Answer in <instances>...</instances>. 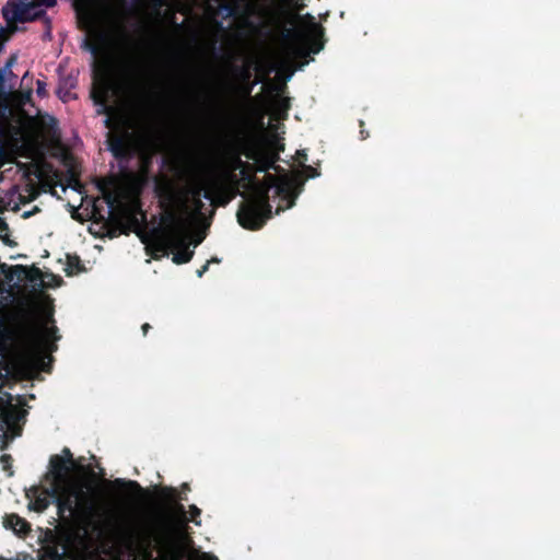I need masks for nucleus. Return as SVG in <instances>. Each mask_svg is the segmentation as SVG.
<instances>
[{
  "label": "nucleus",
  "instance_id": "obj_49",
  "mask_svg": "<svg viewBox=\"0 0 560 560\" xmlns=\"http://www.w3.org/2000/svg\"><path fill=\"white\" fill-rule=\"evenodd\" d=\"M202 238H199L195 242V246H198L201 243Z\"/></svg>",
  "mask_w": 560,
  "mask_h": 560
},
{
  "label": "nucleus",
  "instance_id": "obj_4",
  "mask_svg": "<svg viewBox=\"0 0 560 560\" xmlns=\"http://www.w3.org/2000/svg\"><path fill=\"white\" fill-rule=\"evenodd\" d=\"M270 184H258L255 194L243 201L237 210L238 224L246 230H260L272 215L269 202Z\"/></svg>",
  "mask_w": 560,
  "mask_h": 560
},
{
  "label": "nucleus",
  "instance_id": "obj_46",
  "mask_svg": "<svg viewBox=\"0 0 560 560\" xmlns=\"http://www.w3.org/2000/svg\"><path fill=\"white\" fill-rule=\"evenodd\" d=\"M209 261H210V264H211V262H220V259H218V258H215V257H212Z\"/></svg>",
  "mask_w": 560,
  "mask_h": 560
},
{
  "label": "nucleus",
  "instance_id": "obj_20",
  "mask_svg": "<svg viewBox=\"0 0 560 560\" xmlns=\"http://www.w3.org/2000/svg\"><path fill=\"white\" fill-rule=\"evenodd\" d=\"M57 327L52 326L51 328H47L45 325L40 326H32L30 329V334L34 339H42L44 337H51L55 340H58L60 337L57 336Z\"/></svg>",
  "mask_w": 560,
  "mask_h": 560
},
{
  "label": "nucleus",
  "instance_id": "obj_44",
  "mask_svg": "<svg viewBox=\"0 0 560 560\" xmlns=\"http://www.w3.org/2000/svg\"><path fill=\"white\" fill-rule=\"evenodd\" d=\"M15 58L14 57H11L8 62H7V67H10L13 62H14Z\"/></svg>",
  "mask_w": 560,
  "mask_h": 560
},
{
  "label": "nucleus",
  "instance_id": "obj_13",
  "mask_svg": "<svg viewBox=\"0 0 560 560\" xmlns=\"http://www.w3.org/2000/svg\"><path fill=\"white\" fill-rule=\"evenodd\" d=\"M211 188L213 189V200L210 201L217 207H225L235 196L232 188L217 178L211 179Z\"/></svg>",
  "mask_w": 560,
  "mask_h": 560
},
{
  "label": "nucleus",
  "instance_id": "obj_6",
  "mask_svg": "<svg viewBox=\"0 0 560 560\" xmlns=\"http://www.w3.org/2000/svg\"><path fill=\"white\" fill-rule=\"evenodd\" d=\"M243 155L255 162V172L265 173L273 167L278 154L269 150L260 138L246 136L238 138Z\"/></svg>",
  "mask_w": 560,
  "mask_h": 560
},
{
  "label": "nucleus",
  "instance_id": "obj_25",
  "mask_svg": "<svg viewBox=\"0 0 560 560\" xmlns=\"http://www.w3.org/2000/svg\"><path fill=\"white\" fill-rule=\"evenodd\" d=\"M72 88H74V82H73L72 78H70V77L62 78L59 81L57 94L59 95L60 98H62L65 101V96L67 94H69V91Z\"/></svg>",
  "mask_w": 560,
  "mask_h": 560
},
{
  "label": "nucleus",
  "instance_id": "obj_30",
  "mask_svg": "<svg viewBox=\"0 0 560 560\" xmlns=\"http://www.w3.org/2000/svg\"><path fill=\"white\" fill-rule=\"evenodd\" d=\"M68 267L75 268L77 271H81L83 269L81 266V260L78 256H68Z\"/></svg>",
  "mask_w": 560,
  "mask_h": 560
},
{
  "label": "nucleus",
  "instance_id": "obj_19",
  "mask_svg": "<svg viewBox=\"0 0 560 560\" xmlns=\"http://www.w3.org/2000/svg\"><path fill=\"white\" fill-rule=\"evenodd\" d=\"M13 270L18 277L23 275L31 282L42 280L43 278L42 270L36 266L27 267L23 265H15L13 266Z\"/></svg>",
  "mask_w": 560,
  "mask_h": 560
},
{
  "label": "nucleus",
  "instance_id": "obj_39",
  "mask_svg": "<svg viewBox=\"0 0 560 560\" xmlns=\"http://www.w3.org/2000/svg\"><path fill=\"white\" fill-rule=\"evenodd\" d=\"M141 329H142L143 335L145 336L148 334V331L151 329V326H150V324L145 323L142 325Z\"/></svg>",
  "mask_w": 560,
  "mask_h": 560
},
{
  "label": "nucleus",
  "instance_id": "obj_9",
  "mask_svg": "<svg viewBox=\"0 0 560 560\" xmlns=\"http://www.w3.org/2000/svg\"><path fill=\"white\" fill-rule=\"evenodd\" d=\"M149 71L143 62L135 61L128 67V88L138 94L151 93Z\"/></svg>",
  "mask_w": 560,
  "mask_h": 560
},
{
  "label": "nucleus",
  "instance_id": "obj_38",
  "mask_svg": "<svg viewBox=\"0 0 560 560\" xmlns=\"http://www.w3.org/2000/svg\"><path fill=\"white\" fill-rule=\"evenodd\" d=\"M131 2L135 7L142 8L149 3V0H131Z\"/></svg>",
  "mask_w": 560,
  "mask_h": 560
},
{
  "label": "nucleus",
  "instance_id": "obj_31",
  "mask_svg": "<svg viewBox=\"0 0 560 560\" xmlns=\"http://www.w3.org/2000/svg\"><path fill=\"white\" fill-rule=\"evenodd\" d=\"M255 172V167L254 165H252V167H244L241 170V173L243 175V177L247 180H252L253 179V174Z\"/></svg>",
  "mask_w": 560,
  "mask_h": 560
},
{
  "label": "nucleus",
  "instance_id": "obj_51",
  "mask_svg": "<svg viewBox=\"0 0 560 560\" xmlns=\"http://www.w3.org/2000/svg\"><path fill=\"white\" fill-rule=\"evenodd\" d=\"M294 205V200L290 201L289 207H292Z\"/></svg>",
  "mask_w": 560,
  "mask_h": 560
},
{
  "label": "nucleus",
  "instance_id": "obj_22",
  "mask_svg": "<svg viewBox=\"0 0 560 560\" xmlns=\"http://www.w3.org/2000/svg\"><path fill=\"white\" fill-rule=\"evenodd\" d=\"M232 149H233V153L231 155V160H232V168L234 171L235 170H242L244 167H252V164H249L247 162H244L241 159V155L243 153H242V150H241L240 144H238V138L234 141Z\"/></svg>",
  "mask_w": 560,
  "mask_h": 560
},
{
  "label": "nucleus",
  "instance_id": "obj_10",
  "mask_svg": "<svg viewBox=\"0 0 560 560\" xmlns=\"http://www.w3.org/2000/svg\"><path fill=\"white\" fill-rule=\"evenodd\" d=\"M108 149L118 161H128L132 158L135 149L128 133L112 135L107 138Z\"/></svg>",
  "mask_w": 560,
  "mask_h": 560
},
{
  "label": "nucleus",
  "instance_id": "obj_42",
  "mask_svg": "<svg viewBox=\"0 0 560 560\" xmlns=\"http://www.w3.org/2000/svg\"><path fill=\"white\" fill-rule=\"evenodd\" d=\"M298 154L301 156V159H302L303 161H306V160H307V155H306V153H304V152H299Z\"/></svg>",
  "mask_w": 560,
  "mask_h": 560
},
{
  "label": "nucleus",
  "instance_id": "obj_35",
  "mask_svg": "<svg viewBox=\"0 0 560 560\" xmlns=\"http://www.w3.org/2000/svg\"><path fill=\"white\" fill-rule=\"evenodd\" d=\"M191 202L194 205L195 211L200 213L201 210L203 209V202H202L201 198H195L191 200Z\"/></svg>",
  "mask_w": 560,
  "mask_h": 560
},
{
  "label": "nucleus",
  "instance_id": "obj_27",
  "mask_svg": "<svg viewBox=\"0 0 560 560\" xmlns=\"http://www.w3.org/2000/svg\"><path fill=\"white\" fill-rule=\"evenodd\" d=\"M51 362L52 357L51 355H43L42 353H38L36 355V363L40 368L42 371L49 373L51 370Z\"/></svg>",
  "mask_w": 560,
  "mask_h": 560
},
{
  "label": "nucleus",
  "instance_id": "obj_5",
  "mask_svg": "<svg viewBox=\"0 0 560 560\" xmlns=\"http://www.w3.org/2000/svg\"><path fill=\"white\" fill-rule=\"evenodd\" d=\"M57 0H8L2 8L3 19L8 23H26L44 20L46 32L44 37L51 38V21L46 15L45 8H52Z\"/></svg>",
  "mask_w": 560,
  "mask_h": 560
},
{
  "label": "nucleus",
  "instance_id": "obj_50",
  "mask_svg": "<svg viewBox=\"0 0 560 560\" xmlns=\"http://www.w3.org/2000/svg\"><path fill=\"white\" fill-rule=\"evenodd\" d=\"M361 135H362V139H365L368 137V135L364 136V130H361Z\"/></svg>",
  "mask_w": 560,
  "mask_h": 560
},
{
  "label": "nucleus",
  "instance_id": "obj_26",
  "mask_svg": "<svg viewBox=\"0 0 560 560\" xmlns=\"http://www.w3.org/2000/svg\"><path fill=\"white\" fill-rule=\"evenodd\" d=\"M104 40V36L102 34L98 35V42H93L90 39H85L83 44V48L89 50L94 57L98 56L102 50L101 42Z\"/></svg>",
  "mask_w": 560,
  "mask_h": 560
},
{
  "label": "nucleus",
  "instance_id": "obj_41",
  "mask_svg": "<svg viewBox=\"0 0 560 560\" xmlns=\"http://www.w3.org/2000/svg\"><path fill=\"white\" fill-rule=\"evenodd\" d=\"M4 82V74H3V71H0V86H2Z\"/></svg>",
  "mask_w": 560,
  "mask_h": 560
},
{
  "label": "nucleus",
  "instance_id": "obj_2",
  "mask_svg": "<svg viewBox=\"0 0 560 560\" xmlns=\"http://www.w3.org/2000/svg\"><path fill=\"white\" fill-rule=\"evenodd\" d=\"M180 530L182 528L176 529L170 521L161 518L140 528L131 529L126 535L131 545L149 556L153 550L173 555L177 547V536Z\"/></svg>",
  "mask_w": 560,
  "mask_h": 560
},
{
  "label": "nucleus",
  "instance_id": "obj_32",
  "mask_svg": "<svg viewBox=\"0 0 560 560\" xmlns=\"http://www.w3.org/2000/svg\"><path fill=\"white\" fill-rule=\"evenodd\" d=\"M36 85H37V89H36L37 95L42 96V97L46 96L47 95L46 84L43 81L38 80Z\"/></svg>",
  "mask_w": 560,
  "mask_h": 560
},
{
  "label": "nucleus",
  "instance_id": "obj_45",
  "mask_svg": "<svg viewBox=\"0 0 560 560\" xmlns=\"http://www.w3.org/2000/svg\"><path fill=\"white\" fill-rule=\"evenodd\" d=\"M284 190H285V189H284V187H283V186H279V187H278V194H282V192H284Z\"/></svg>",
  "mask_w": 560,
  "mask_h": 560
},
{
  "label": "nucleus",
  "instance_id": "obj_29",
  "mask_svg": "<svg viewBox=\"0 0 560 560\" xmlns=\"http://www.w3.org/2000/svg\"><path fill=\"white\" fill-rule=\"evenodd\" d=\"M304 19L307 20L312 24L314 35L318 38H322L324 36V28L322 25H319L315 22V18L312 14L306 13L304 15Z\"/></svg>",
  "mask_w": 560,
  "mask_h": 560
},
{
  "label": "nucleus",
  "instance_id": "obj_8",
  "mask_svg": "<svg viewBox=\"0 0 560 560\" xmlns=\"http://www.w3.org/2000/svg\"><path fill=\"white\" fill-rule=\"evenodd\" d=\"M161 494L164 499L170 501L173 504L174 512L178 515L182 527L185 526L188 522H194L196 525H200V514L201 510L197 508L195 504L189 506L190 518L187 517V512L185 506L177 502V490L172 487H163L161 489Z\"/></svg>",
  "mask_w": 560,
  "mask_h": 560
},
{
  "label": "nucleus",
  "instance_id": "obj_33",
  "mask_svg": "<svg viewBox=\"0 0 560 560\" xmlns=\"http://www.w3.org/2000/svg\"><path fill=\"white\" fill-rule=\"evenodd\" d=\"M63 458L67 460V463H70L71 466H74V460L71 451L68 447H65L62 450Z\"/></svg>",
  "mask_w": 560,
  "mask_h": 560
},
{
  "label": "nucleus",
  "instance_id": "obj_14",
  "mask_svg": "<svg viewBox=\"0 0 560 560\" xmlns=\"http://www.w3.org/2000/svg\"><path fill=\"white\" fill-rule=\"evenodd\" d=\"M3 526L21 538L26 537L31 532V524L15 513L7 514L3 517Z\"/></svg>",
  "mask_w": 560,
  "mask_h": 560
},
{
  "label": "nucleus",
  "instance_id": "obj_40",
  "mask_svg": "<svg viewBox=\"0 0 560 560\" xmlns=\"http://www.w3.org/2000/svg\"><path fill=\"white\" fill-rule=\"evenodd\" d=\"M284 32H285V37H290L293 34V30H291V28H285Z\"/></svg>",
  "mask_w": 560,
  "mask_h": 560
},
{
  "label": "nucleus",
  "instance_id": "obj_43",
  "mask_svg": "<svg viewBox=\"0 0 560 560\" xmlns=\"http://www.w3.org/2000/svg\"><path fill=\"white\" fill-rule=\"evenodd\" d=\"M4 34H5V30L0 26V39L4 37Z\"/></svg>",
  "mask_w": 560,
  "mask_h": 560
},
{
  "label": "nucleus",
  "instance_id": "obj_21",
  "mask_svg": "<svg viewBox=\"0 0 560 560\" xmlns=\"http://www.w3.org/2000/svg\"><path fill=\"white\" fill-rule=\"evenodd\" d=\"M232 74L237 83H249L252 81V69L249 65L231 67Z\"/></svg>",
  "mask_w": 560,
  "mask_h": 560
},
{
  "label": "nucleus",
  "instance_id": "obj_34",
  "mask_svg": "<svg viewBox=\"0 0 560 560\" xmlns=\"http://www.w3.org/2000/svg\"><path fill=\"white\" fill-rule=\"evenodd\" d=\"M304 168H305V172L307 174V177H310V178H314V177H317L319 175V172L315 167H313V166L308 165V166H305Z\"/></svg>",
  "mask_w": 560,
  "mask_h": 560
},
{
  "label": "nucleus",
  "instance_id": "obj_16",
  "mask_svg": "<svg viewBox=\"0 0 560 560\" xmlns=\"http://www.w3.org/2000/svg\"><path fill=\"white\" fill-rule=\"evenodd\" d=\"M104 485L110 489H117L124 493L142 494L143 488L138 481L116 478L115 480H105Z\"/></svg>",
  "mask_w": 560,
  "mask_h": 560
},
{
  "label": "nucleus",
  "instance_id": "obj_37",
  "mask_svg": "<svg viewBox=\"0 0 560 560\" xmlns=\"http://www.w3.org/2000/svg\"><path fill=\"white\" fill-rule=\"evenodd\" d=\"M210 261H207L200 269L197 270V276L201 278L209 268Z\"/></svg>",
  "mask_w": 560,
  "mask_h": 560
},
{
  "label": "nucleus",
  "instance_id": "obj_15",
  "mask_svg": "<svg viewBox=\"0 0 560 560\" xmlns=\"http://www.w3.org/2000/svg\"><path fill=\"white\" fill-rule=\"evenodd\" d=\"M50 472L57 481H63L73 466L60 455H52L49 459Z\"/></svg>",
  "mask_w": 560,
  "mask_h": 560
},
{
  "label": "nucleus",
  "instance_id": "obj_7",
  "mask_svg": "<svg viewBox=\"0 0 560 560\" xmlns=\"http://www.w3.org/2000/svg\"><path fill=\"white\" fill-rule=\"evenodd\" d=\"M54 500L60 517H63L66 512L72 514L77 509L82 511L93 509L92 502L85 498L84 492L71 487L65 488L60 493L56 491Z\"/></svg>",
  "mask_w": 560,
  "mask_h": 560
},
{
  "label": "nucleus",
  "instance_id": "obj_52",
  "mask_svg": "<svg viewBox=\"0 0 560 560\" xmlns=\"http://www.w3.org/2000/svg\"><path fill=\"white\" fill-rule=\"evenodd\" d=\"M56 349H57V346H56V345H54V346L51 347V351H54V350H56Z\"/></svg>",
  "mask_w": 560,
  "mask_h": 560
},
{
  "label": "nucleus",
  "instance_id": "obj_28",
  "mask_svg": "<svg viewBox=\"0 0 560 560\" xmlns=\"http://www.w3.org/2000/svg\"><path fill=\"white\" fill-rule=\"evenodd\" d=\"M12 462H13V458L10 454H2L0 456V464L2 466V469L4 471H7L9 477L13 476V474H14V471L12 469Z\"/></svg>",
  "mask_w": 560,
  "mask_h": 560
},
{
  "label": "nucleus",
  "instance_id": "obj_53",
  "mask_svg": "<svg viewBox=\"0 0 560 560\" xmlns=\"http://www.w3.org/2000/svg\"><path fill=\"white\" fill-rule=\"evenodd\" d=\"M7 446V443L3 442V445H1V448H4Z\"/></svg>",
  "mask_w": 560,
  "mask_h": 560
},
{
  "label": "nucleus",
  "instance_id": "obj_48",
  "mask_svg": "<svg viewBox=\"0 0 560 560\" xmlns=\"http://www.w3.org/2000/svg\"><path fill=\"white\" fill-rule=\"evenodd\" d=\"M182 488H183V490H189V487H188V485H187V483H184V485L182 486Z\"/></svg>",
  "mask_w": 560,
  "mask_h": 560
},
{
  "label": "nucleus",
  "instance_id": "obj_17",
  "mask_svg": "<svg viewBox=\"0 0 560 560\" xmlns=\"http://www.w3.org/2000/svg\"><path fill=\"white\" fill-rule=\"evenodd\" d=\"M91 97L95 105L100 106L97 114H108L112 107L108 105V86L102 84L91 92Z\"/></svg>",
  "mask_w": 560,
  "mask_h": 560
},
{
  "label": "nucleus",
  "instance_id": "obj_18",
  "mask_svg": "<svg viewBox=\"0 0 560 560\" xmlns=\"http://www.w3.org/2000/svg\"><path fill=\"white\" fill-rule=\"evenodd\" d=\"M258 81L249 82V83H236V82H226L224 84V92L226 95H240L242 97H249L255 84Z\"/></svg>",
  "mask_w": 560,
  "mask_h": 560
},
{
  "label": "nucleus",
  "instance_id": "obj_1",
  "mask_svg": "<svg viewBox=\"0 0 560 560\" xmlns=\"http://www.w3.org/2000/svg\"><path fill=\"white\" fill-rule=\"evenodd\" d=\"M179 179L185 182V187L177 191L173 182L168 179L158 180L154 191L160 199V206L164 213L168 210L175 211L174 207L189 198H205L213 200L211 179L205 176V168L200 164L189 163L178 172Z\"/></svg>",
  "mask_w": 560,
  "mask_h": 560
},
{
  "label": "nucleus",
  "instance_id": "obj_24",
  "mask_svg": "<svg viewBox=\"0 0 560 560\" xmlns=\"http://www.w3.org/2000/svg\"><path fill=\"white\" fill-rule=\"evenodd\" d=\"M42 560H69L66 552L59 551L57 546L47 547L44 551Z\"/></svg>",
  "mask_w": 560,
  "mask_h": 560
},
{
  "label": "nucleus",
  "instance_id": "obj_36",
  "mask_svg": "<svg viewBox=\"0 0 560 560\" xmlns=\"http://www.w3.org/2000/svg\"><path fill=\"white\" fill-rule=\"evenodd\" d=\"M324 48V43L320 42L319 39L318 40H315L313 46H312V49L311 51L314 52V54H317L322 49Z\"/></svg>",
  "mask_w": 560,
  "mask_h": 560
},
{
  "label": "nucleus",
  "instance_id": "obj_3",
  "mask_svg": "<svg viewBox=\"0 0 560 560\" xmlns=\"http://www.w3.org/2000/svg\"><path fill=\"white\" fill-rule=\"evenodd\" d=\"M161 221L165 224V229L161 231L158 250L163 255L173 254L172 260L176 265L189 262L194 257V250L189 249L186 235V221L175 211H166Z\"/></svg>",
  "mask_w": 560,
  "mask_h": 560
},
{
  "label": "nucleus",
  "instance_id": "obj_47",
  "mask_svg": "<svg viewBox=\"0 0 560 560\" xmlns=\"http://www.w3.org/2000/svg\"><path fill=\"white\" fill-rule=\"evenodd\" d=\"M283 103H284L283 104L284 108H288L289 107V100L283 101Z\"/></svg>",
  "mask_w": 560,
  "mask_h": 560
},
{
  "label": "nucleus",
  "instance_id": "obj_12",
  "mask_svg": "<svg viewBox=\"0 0 560 560\" xmlns=\"http://www.w3.org/2000/svg\"><path fill=\"white\" fill-rule=\"evenodd\" d=\"M5 381V375L0 372V389ZM13 397L10 393L0 390V431L2 432V438L7 439V432L4 428L9 425L13 419L14 406L12 405Z\"/></svg>",
  "mask_w": 560,
  "mask_h": 560
},
{
  "label": "nucleus",
  "instance_id": "obj_23",
  "mask_svg": "<svg viewBox=\"0 0 560 560\" xmlns=\"http://www.w3.org/2000/svg\"><path fill=\"white\" fill-rule=\"evenodd\" d=\"M219 10L224 12V18H236L241 14L242 9L238 0L223 2L219 5Z\"/></svg>",
  "mask_w": 560,
  "mask_h": 560
},
{
  "label": "nucleus",
  "instance_id": "obj_11",
  "mask_svg": "<svg viewBox=\"0 0 560 560\" xmlns=\"http://www.w3.org/2000/svg\"><path fill=\"white\" fill-rule=\"evenodd\" d=\"M56 495V488L44 489L40 487H32L26 492L28 499V509L37 513L44 512L50 504L51 499Z\"/></svg>",
  "mask_w": 560,
  "mask_h": 560
}]
</instances>
